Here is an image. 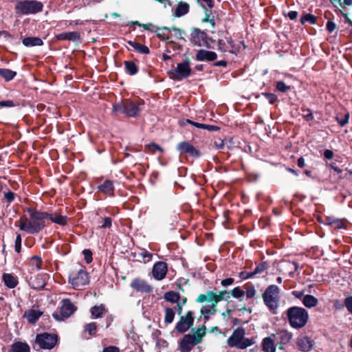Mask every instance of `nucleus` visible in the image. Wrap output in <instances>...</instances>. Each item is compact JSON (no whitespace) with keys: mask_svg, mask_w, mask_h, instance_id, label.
<instances>
[{"mask_svg":"<svg viewBox=\"0 0 352 352\" xmlns=\"http://www.w3.org/2000/svg\"><path fill=\"white\" fill-rule=\"evenodd\" d=\"M201 6L205 10V16L204 18L202 19V22L204 23H209L212 28L215 27V21H214V14H213L212 11V8H206V6L204 4H201Z\"/></svg>","mask_w":352,"mask_h":352,"instance_id":"cd10ccee","label":"nucleus"},{"mask_svg":"<svg viewBox=\"0 0 352 352\" xmlns=\"http://www.w3.org/2000/svg\"><path fill=\"white\" fill-rule=\"evenodd\" d=\"M234 283V278H228L221 280V284L223 287L231 285Z\"/></svg>","mask_w":352,"mask_h":352,"instance_id":"6e6d98bb","label":"nucleus"},{"mask_svg":"<svg viewBox=\"0 0 352 352\" xmlns=\"http://www.w3.org/2000/svg\"><path fill=\"white\" fill-rule=\"evenodd\" d=\"M245 289L246 290L245 291V294L248 298H252L254 297L256 294V290L254 286L245 285Z\"/></svg>","mask_w":352,"mask_h":352,"instance_id":"37998d69","label":"nucleus"},{"mask_svg":"<svg viewBox=\"0 0 352 352\" xmlns=\"http://www.w3.org/2000/svg\"><path fill=\"white\" fill-rule=\"evenodd\" d=\"M111 219L110 217H105L103 219V223L100 226L102 228H110L111 226Z\"/></svg>","mask_w":352,"mask_h":352,"instance_id":"3c124183","label":"nucleus"},{"mask_svg":"<svg viewBox=\"0 0 352 352\" xmlns=\"http://www.w3.org/2000/svg\"><path fill=\"white\" fill-rule=\"evenodd\" d=\"M245 331L244 329L239 327L234 329L227 340L228 345L239 349H245L253 345L255 343V340L253 338H245Z\"/></svg>","mask_w":352,"mask_h":352,"instance_id":"20e7f679","label":"nucleus"},{"mask_svg":"<svg viewBox=\"0 0 352 352\" xmlns=\"http://www.w3.org/2000/svg\"><path fill=\"white\" fill-rule=\"evenodd\" d=\"M106 312L105 307L103 305L94 306L91 309V314L95 318H100Z\"/></svg>","mask_w":352,"mask_h":352,"instance_id":"c9c22d12","label":"nucleus"},{"mask_svg":"<svg viewBox=\"0 0 352 352\" xmlns=\"http://www.w3.org/2000/svg\"><path fill=\"white\" fill-rule=\"evenodd\" d=\"M16 73L9 69L0 68V76L6 81H10L14 78Z\"/></svg>","mask_w":352,"mask_h":352,"instance_id":"4c0bfd02","label":"nucleus"},{"mask_svg":"<svg viewBox=\"0 0 352 352\" xmlns=\"http://www.w3.org/2000/svg\"><path fill=\"white\" fill-rule=\"evenodd\" d=\"M336 28V25L333 22L330 21H329L327 22V29L328 30V31L329 32H333L335 30Z\"/></svg>","mask_w":352,"mask_h":352,"instance_id":"680f3d73","label":"nucleus"},{"mask_svg":"<svg viewBox=\"0 0 352 352\" xmlns=\"http://www.w3.org/2000/svg\"><path fill=\"white\" fill-rule=\"evenodd\" d=\"M263 95L269 101L270 104H274L277 100V97L275 94L271 93H263Z\"/></svg>","mask_w":352,"mask_h":352,"instance_id":"09e8293b","label":"nucleus"},{"mask_svg":"<svg viewBox=\"0 0 352 352\" xmlns=\"http://www.w3.org/2000/svg\"><path fill=\"white\" fill-rule=\"evenodd\" d=\"M164 322L166 324H171L175 316V311L170 307H164Z\"/></svg>","mask_w":352,"mask_h":352,"instance_id":"473e14b6","label":"nucleus"},{"mask_svg":"<svg viewBox=\"0 0 352 352\" xmlns=\"http://www.w3.org/2000/svg\"><path fill=\"white\" fill-rule=\"evenodd\" d=\"M11 352H30V347L26 342H16L11 345Z\"/></svg>","mask_w":352,"mask_h":352,"instance_id":"c85d7f7f","label":"nucleus"},{"mask_svg":"<svg viewBox=\"0 0 352 352\" xmlns=\"http://www.w3.org/2000/svg\"><path fill=\"white\" fill-rule=\"evenodd\" d=\"M47 219H50L52 223L58 224L60 226H65L67 223V217L61 215L58 213H49Z\"/></svg>","mask_w":352,"mask_h":352,"instance_id":"412c9836","label":"nucleus"},{"mask_svg":"<svg viewBox=\"0 0 352 352\" xmlns=\"http://www.w3.org/2000/svg\"><path fill=\"white\" fill-rule=\"evenodd\" d=\"M218 50L222 52H230L231 54H236L239 52V47L233 43L231 39H220L217 44Z\"/></svg>","mask_w":352,"mask_h":352,"instance_id":"4468645a","label":"nucleus"},{"mask_svg":"<svg viewBox=\"0 0 352 352\" xmlns=\"http://www.w3.org/2000/svg\"><path fill=\"white\" fill-rule=\"evenodd\" d=\"M285 314L289 323L293 328L300 329L304 327L307 320V311L299 307H292L289 308Z\"/></svg>","mask_w":352,"mask_h":352,"instance_id":"39448f33","label":"nucleus"},{"mask_svg":"<svg viewBox=\"0 0 352 352\" xmlns=\"http://www.w3.org/2000/svg\"><path fill=\"white\" fill-rule=\"evenodd\" d=\"M96 330L97 326L95 322L87 324L85 327V331L87 332L91 336L95 335Z\"/></svg>","mask_w":352,"mask_h":352,"instance_id":"ea45409f","label":"nucleus"},{"mask_svg":"<svg viewBox=\"0 0 352 352\" xmlns=\"http://www.w3.org/2000/svg\"><path fill=\"white\" fill-rule=\"evenodd\" d=\"M292 334L289 333L287 331L282 330L277 333L276 334V340L279 344V349H283V345L289 342L292 339Z\"/></svg>","mask_w":352,"mask_h":352,"instance_id":"aec40b11","label":"nucleus"},{"mask_svg":"<svg viewBox=\"0 0 352 352\" xmlns=\"http://www.w3.org/2000/svg\"><path fill=\"white\" fill-rule=\"evenodd\" d=\"M42 264V258L40 256H33L30 258L29 265L32 272L41 270Z\"/></svg>","mask_w":352,"mask_h":352,"instance_id":"7c9ffc66","label":"nucleus"},{"mask_svg":"<svg viewBox=\"0 0 352 352\" xmlns=\"http://www.w3.org/2000/svg\"><path fill=\"white\" fill-rule=\"evenodd\" d=\"M189 41L193 46H208L207 34L197 28H192L190 29Z\"/></svg>","mask_w":352,"mask_h":352,"instance_id":"9b49d317","label":"nucleus"},{"mask_svg":"<svg viewBox=\"0 0 352 352\" xmlns=\"http://www.w3.org/2000/svg\"><path fill=\"white\" fill-rule=\"evenodd\" d=\"M197 1L201 3V5L205 3L209 8H212L214 4V0H197Z\"/></svg>","mask_w":352,"mask_h":352,"instance_id":"864d4df0","label":"nucleus"},{"mask_svg":"<svg viewBox=\"0 0 352 352\" xmlns=\"http://www.w3.org/2000/svg\"><path fill=\"white\" fill-rule=\"evenodd\" d=\"M58 341V336L55 334L43 333L38 334L36 338V342L39 347L43 349H52L55 346Z\"/></svg>","mask_w":352,"mask_h":352,"instance_id":"f8f14e48","label":"nucleus"},{"mask_svg":"<svg viewBox=\"0 0 352 352\" xmlns=\"http://www.w3.org/2000/svg\"><path fill=\"white\" fill-rule=\"evenodd\" d=\"M69 283L75 289H80L88 284L89 276L85 268L81 265L74 267L69 275Z\"/></svg>","mask_w":352,"mask_h":352,"instance_id":"0eeeda50","label":"nucleus"},{"mask_svg":"<svg viewBox=\"0 0 352 352\" xmlns=\"http://www.w3.org/2000/svg\"><path fill=\"white\" fill-rule=\"evenodd\" d=\"M214 146L217 149H222L224 146V142L221 139L215 140L214 142Z\"/></svg>","mask_w":352,"mask_h":352,"instance_id":"4d7b16f0","label":"nucleus"},{"mask_svg":"<svg viewBox=\"0 0 352 352\" xmlns=\"http://www.w3.org/2000/svg\"><path fill=\"white\" fill-rule=\"evenodd\" d=\"M127 43L130 46H131L135 50L142 54H148L150 52L148 47L146 45H142L140 43L132 41H129Z\"/></svg>","mask_w":352,"mask_h":352,"instance_id":"f704fd0d","label":"nucleus"},{"mask_svg":"<svg viewBox=\"0 0 352 352\" xmlns=\"http://www.w3.org/2000/svg\"><path fill=\"white\" fill-rule=\"evenodd\" d=\"M4 197L8 202H11L14 199V193L11 191H8L5 193Z\"/></svg>","mask_w":352,"mask_h":352,"instance_id":"13d9d810","label":"nucleus"},{"mask_svg":"<svg viewBox=\"0 0 352 352\" xmlns=\"http://www.w3.org/2000/svg\"><path fill=\"white\" fill-rule=\"evenodd\" d=\"M76 310V307L69 299L61 301L60 314L63 318H69Z\"/></svg>","mask_w":352,"mask_h":352,"instance_id":"a211bd4d","label":"nucleus"},{"mask_svg":"<svg viewBox=\"0 0 352 352\" xmlns=\"http://www.w3.org/2000/svg\"><path fill=\"white\" fill-rule=\"evenodd\" d=\"M80 35L78 32H63L56 36L58 40L77 41L80 39Z\"/></svg>","mask_w":352,"mask_h":352,"instance_id":"4be33fe9","label":"nucleus"},{"mask_svg":"<svg viewBox=\"0 0 352 352\" xmlns=\"http://www.w3.org/2000/svg\"><path fill=\"white\" fill-rule=\"evenodd\" d=\"M292 295L297 298H300L303 296L302 303L306 307H308V295L303 296V292L299 291L292 292Z\"/></svg>","mask_w":352,"mask_h":352,"instance_id":"a19ab883","label":"nucleus"},{"mask_svg":"<svg viewBox=\"0 0 352 352\" xmlns=\"http://www.w3.org/2000/svg\"><path fill=\"white\" fill-rule=\"evenodd\" d=\"M192 69L190 61L186 58L177 65V67L170 72V78L175 80H182L190 76Z\"/></svg>","mask_w":352,"mask_h":352,"instance_id":"1a4fd4ad","label":"nucleus"},{"mask_svg":"<svg viewBox=\"0 0 352 352\" xmlns=\"http://www.w3.org/2000/svg\"><path fill=\"white\" fill-rule=\"evenodd\" d=\"M324 156L327 160H331L333 157V153L331 150L327 149L324 152Z\"/></svg>","mask_w":352,"mask_h":352,"instance_id":"338daca9","label":"nucleus"},{"mask_svg":"<svg viewBox=\"0 0 352 352\" xmlns=\"http://www.w3.org/2000/svg\"><path fill=\"white\" fill-rule=\"evenodd\" d=\"M230 294L234 298H240L245 295V291L239 287H236L230 292L226 290L220 291L218 293L214 291H207L206 294L198 296L196 299L197 302H208V304L203 305L200 309L205 320H209L210 315H214L217 313V304L223 300H228Z\"/></svg>","mask_w":352,"mask_h":352,"instance_id":"f257e3e1","label":"nucleus"},{"mask_svg":"<svg viewBox=\"0 0 352 352\" xmlns=\"http://www.w3.org/2000/svg\"><path fill=\"white\" fill-rule=\"evenodd\" d=\"M200 332L201 329H199L197 336L191 334L185 335L179 342V351L181 352H190L195 345L201 342L202 333Z\"/></svg>","mask_w":352,"mask_h":352,"instance_id":"9d476101","label":"nucleus"},{"mask_svg":"<svg viewBox=\"0 0 352 352\" xmlns=\"http://www.w3.org/2000/svg\"><path fill=\"white\" fill-rule=\"evenodd\" d=\"M42 312L36 309H30L25 312L24 317L30 323H35L41 317Z\"/></svg>","mask_w":352,"mask_h":352,"instance_id":"a878e982","label":"nucleus"},{"mask_svg":"<svg viewBox=\"0 0 352 352\" xmlns=\"http://www.w3.org/2000/svg\"><path fill=\"white\" fill-rule=\"evenodd\" d=\"M297 344L299 350L305 352L308 351V337L305 336L298 339Z\"/></svg>","mask_w":352,"mask_h":352,"instance_id":"58836bf2","label":"nucleus"},{"mask_svg":"<svg viewBox=\"0 0 352 352\" xmlns=\"http://www.w3.org/2000/svg\"><path fill=\"white\" fill-rule=\"evenodd\" d=\"M14 102L12 100H3L0 101V108L2 107H14Z\"/></svg>","mask_w":352,"mask_h":352,"instance_id":"603ef678","label":"nucleus"},{"mask_svg":"<svg viewBox=\"0 0 352 352\" xmlns=\"http://www.w3.org/2000/svg\"><path fill=\"white\" fill-rule=\"evenodd\" d=\"M189 9L190 6L188 3L180 1L175 9V16L177 17H181L186 14L189 12Z\"/></svg>","mask_w":352,"mask_h":352,"instance_id":"b1692460","label":"nucleus"},{"mask_svg":"<svg viewBox=\"0 0 352 352\" xmlns=\"http://www.w3.org/2000/svg\"><path fill=\"white\" fill-rule=\"evenodd\" d=\"M217 54L214 52L206 50H199L197 51L195 59L197 61H212L216 60Z\"/></svg>","mask_w":352,"mask_h":352,"instance_id":"6ab92c4d","label":"nucleus"},{"mask_svg":"<svg viewBox=\"0 0 352 352\" xmlns=\"http://www.w3.org/2000/svg\"><path fill=\"white\" fill-rule=\"evenodd\" d=\"M31 286L35 289H42L45 287L46 283L45 279L42 275H38L31 281Z\"/></svg>","mask_w":352,"mask_h":352,"instance_id":"72a5a7b5","label":"nucleus"},{"mask_svg":"<svg viewBox=\"0 0 352 352\" xmlns=\"http://www.w3.org/2000/svg\"><path fill=\"white\" fill-rule=\"evenodd\" d=\"M166 30L168 31H173L175 32V36L179 39H184V35L185 34V32L179 28L172 27L170 28H166Z\"/></svg>","mask_w":352,"mask_h":352,"instance_id":"79ce46f5","label":"nucleus"},{"mask_svg":"<svg viewBox=\"0 0 352 352\" xmlns=\"http://www.w3.org/2000/svg\"><path fill=\"white\" fill-rule=\"evenodd\" d=\"M85 258L87 263H90L92 260L91 252L89 250H85L83 251Z\"/></svg>","mask_w":352,"mask_h":352,"instance_id":"bf43d9fd","label":"nucleus"},{"mask_svg":"<svg viewBox=\"0 0 352 352\" xmlns=\"http://www.w3.org/2000/svg\"><path fill=\"white\" fill-rule=\"evenodd\" d=\"M142 256L146 259V261H149L151 259L152 254L146 250H144L141 252Z\"/></svg>","mask_w":352,"mask_h":352,"instance_id":"e2e57ef3","label":"nucleus"},{"mask_svg":"<svg viewBox=\"0 0 352 352\" xmlns=\"http://www.w3.org/2000/svg\"><path fill=\"white\" fill-rule=\"evenodd\" d=\"M276 89L281 92H286L289 89V87L287 86L286 84L283 81H278L276 83Z\"/></svg>","mask_w":352,"mask_h":352,"instance_id":"49530a36","label":"nucleus"},{"mask_svg":"<svg viewBox=\"0 0 352 352\" xmlns=\"http://www.w3.org/2000/svg\"><path fill=\"white\" fill-rule=\"evenodd\" d=\"M98 189L108 196L113 195L114 186L112 181L107 179L98 186Z\"/></svg>","mask_w":352,"mask_h":352,"instance_id":"5701e85b","label":"nucleus"},{"mask_svg":"<svg viewBox=\"0 0 352 352\" xmlns=\"http://www.w3.org/2000/svg\"><path fill=\"white\" fill-rule=\"evenodd\" d=\"M143 105V101L126 99L114 104L112 110L115 113H123L126 117L134 118L140 114Z\"/></svg>","mask_w":352,"mask_h":352,"instance_id":"7ed1b4c3","label":"nucleus"},{"mask_svg":"<svg viewBox=\"0 0 352 352\" xmlns=\"http://www.w3.org/2000/svg\"><path fill=\"white\" fill-rule=\"evenodd\" d=\"M338 122L341 126L346 125L349 122V114L346 113L344 115L343 118H340L338 116L336 118Z\"/></svg>","mask_w":352,"mask_h":352,"instance_id":"8fccbe9b","label":"nucleus"},{"mask_svg":"<svg viewBox=\"0 0 352 352\" xmlns=\"http://www.w3.org/2000/svg\"><path fill=\"white\" fill-rule=\"evenodd\" d=\"M263 352H275L276 345L271 337L265 338L261 342Z\"/></svg>","mask_w":352,"mask_h":352,"instance_id":"393cba45","label":"nucleus"},{"mask_svg":"<svg viewBox=\"0 0 352 352\" xmlns=\"http://www.w3.org/2000/svg\"><path fill=\"white\" fill-rule=\"evenodd\" d=\"M43 9V3L36 0H19L14 7L15 13L21 15L35 14Z\"/></svg>","mask_w":352,"mask_h":352,"instance_id":"423d86ee","label":"nucleus"},{"mask_svg":"<svg viewBox=\"0 0 352 352\" xmlns=\"http://www.w3.org/2000/svg\"><path fill=\"white\" fill-rule=\"evenodd\" d=\"M318 300L311 295H309V308L314 307L317 305Z\"/></svg>","mask_w":352,"mask_h":352,"instance_id":"774afa93","label":"nucleus"},{"mask_svg":"<svg viewBox=\"0 0 352 352\" xmlns=\"http://www.w3.org/2000/svg\"><path fill=\"white\" fill-rule=\"evenodd\" d=\"M26 211L30 218L25 215L20 217L18 221L19 229L29 234L39 232L45 227V220L47 219L48 212L33 208H28Z\"/></svg>","mask_w":352,"mask_h":352,"instance_id":"f03ea898","label":"nucleus"},{"mask_svg":"<svg viewBox=\"0 0 352 352\" xmlns=\"http://www.w3.org/2000/svg\"><path fill=\"white\" fill-rule=\"evenodd\" d=\"M181 296L174 291L166 292L164 294V299L168 302L177 303L180 300Z\"/></svg>","mask_w":352,"mask_h":352,"instance_id":"2f4dec72","label":"nucleus"},{"mask_svg":"<svg viewBox=\"0 0 352 352\" xmlns=\"http://www.w3.org/2000/svg\"><path fill=\"white\" fill-rule=\"evenodd\" d=\"M148 148L153 151V152H155L156 151H159L160 152H162V149L161 148V147L160 146H158L157 144H154V143H152L151 144L148 145Z\"/></svg>","mask_w":352,"mask_h":352,"instance_id":"0e129e2a","label":"nucleus"},{"mask_svg":"<svg viewBox=\"0 0 352 352\" xmlns=\"http://www.w3.org/2000/svg\"><path fill=\"white\" fill-rule=\"evenodd\" d=\"M265 270V267L263 264H260L254 269L252 272L253 274L255 276L256 274H260L263 272Z\"/></svg>","mask_w":352,"mask_h":352,"instance_id":"5fc2aeb1","label":"nucleus"},{"mask_svg":"<svg viewBox=\"0 0 352 352\" xmlns=\"http://www.w3.org/2000/svg\"><path fill=\"white\" fill-rule=\"evenodd\" d=\"M130 286L134 290L142 293H150L153 290L152 287L146 280L140 278L133 280Z\"/></svg>","mask_w":352,"mask_h":352,"instance_id":"dca6fc26","label":"nucleus"},{"mask_svg":"<svg viewBox=\"0 0 352 352\" xmlns=\"http://www.w3.org/2000/svg\"><path fill=\"white\" fill-rule=\"evenodd\" d=\"M280 289L278 286H268L262 295L263 302L268 309L274 314L278 307Z\"/></svg>","mask_w":352,"mask_h":352,"instance_id":"6e6552de","label":"nucleus"},{"mask_svg":"<svg viewBox=\"0 0 352 352\" xmlns=\"http://www.w3.org/2000/svg\"><path fill=\"white\" fill-rule=\"evenodd\" d=\"M102 352H120V349L117 346H109L105 347Z\"/></svg>","mask_w":352,"mask_h":352,"instance_id":"052dcab7","label":"nucleus"},{"mask_svg":"<svg viewBox=\"0 0 352 352\" xmlns=\"http://www.w3.org/2000/svg\"><path fill=\"white\" fill-rule=\"evenodd\" d=\"M202 129H207L208 131H217L219 130V127L214 125H208L204 124V126H202Z\"/></svg>","mask_w":352,"mask_h":352,"instance_id":"69168bd1","label":"nucleus"},{"mask_svg":"<svg viewBox=\"0 0 352 352\" xmlns=\"http://www.w3.org/2000/svg\"><path fill=\"white\" fill-rule=\"evenodd\" d=\"M21 236L20 234H18L16 235V239H15V244H14V248L15 251L18 253L21 252Z\"/></svg>","mask_w":352,"mask_h":352,"instance_id":"c03bdc74","label":"nucleus"},{"mask_svg":"<svg viewBox=\"0 0 352 352\" xmlns=\"http://www.w3.org/2000/svg\"><path fill=\"white\" fill-rule=\"evenodd\" d=\"M239 276L242 280H245L248 278H253L254 275L253 274L252 272H241L239 274Z\"/></svg>","mask_w":352,"mask_h":352,"instance_id":"de8ad7c7","label":"nucleus"},{"mask_svg":"<svg viewBox=\"0 0 352 352\" xmlns=\"http://www.w3.org/2000/svg\"><path fill=\"white\" fill-rule=\"evenodd\" d=\"M124 68H125L126 72L129 75L132 76V75H135L138 73V68L137 65L133 61L126 60L124 62Z\"/></svg>","mask_w":352,"mask_h":352,"instance_id":"e433bc0d","label":"nucleus"},{"mask_svg":"<svg viewBox=\"0 0 352 352\" xmlns=\"http://www.w3.org/2000/svg\"><path fill=\"white\" fill-rule=\"evenodd\" d=\"M344 306L347 311L352 315V295L344 299Z\"/></svg>","mask_w":352,"mask_h":352,"instance_id":"a18cd8bd","label":"nucleus"},{"mask_svg":"<svg viewBox=\"0 0 352 352\" xmlns=\"http://www.w3.org/2000/svg\"><path fill=\"white\" fill-rule=\"evenodd\" d=\"M22 43L26 47L41 46L43 41L38 37H26L23 39Z\"/></svg>","mask_w":352,"mask_h":352,"instance_id":"c756f323","label":"nucleus"},{"mask_svg":"<svg viewBox=\"0 0 352 352\" xmlns=\"http://www.w3.org/2000/svg\"><path fill=\"white\" fill-rule=\"evenodd\" d=\"M3 280L4 284L9 288H14L18 284L17 277L11 274L5 273L3 274Z\"/></svg>","mask_w":352,"mask_h":352,"instance_id":"bb28decb","label":"nucleus"},{"mask_svg":"<svg viewBox=\"0 0 352 352\" xmlns=\"http://www.w3.org/2000/svg\"><path fill=\"white\" fill-rule=\"evenodd\" d=\"M193 322L194 313L192 311H188L185 316H182L179 318V320L175 325V329L179 333H184L193 325Z\"/></svg>","mask_w":352,"mask_h":352,"instance_id":"ddd939ff","label":"nucleus"},{"mask_svg":"<svg viewBox=\"0 0 352 352\" xmlns=\"http://www.w3.org/2000/svg\"><path fill=\"white\" fill-rule=\"evenodd\" d=\"M177 148L181 153H186L190 156L195 157H198L200 155L199 151L188 142H180Z\"/></svg>","mask_w":352,"mask_h":352,"instance_id":"f3484780","label":"nucleus"},{"mask_svg":"<svg viewBox=\"0 0 352 352\" xmlns=\"http://www.w3.org/2000/svg\"><path fill=\"white\" fill-rule=\"evenodd\" d=\"M167 270V264L165 262L159 261L153 267V276L156 280H161L165 278Z\"/></svg>","mask_w":352,"mask_h":352,"instance_id":"2eb2a0df","label":"nucleus"}]
</instances>
